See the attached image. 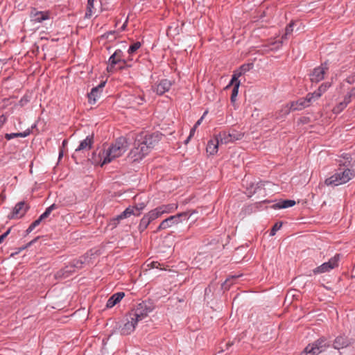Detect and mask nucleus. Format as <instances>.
Listing matches in <instances>:
<instances>
[{
	"label": "nucleus",
	"instance_id": "35",
	"mask_svg": "<svg viewBox=\"0 0 355 355\" xmlns=\"http://www.w3.org/2000/svg\"><path fill=\"white\" fill-rule=\"evenodd\" d=\"M196 212L197 211L196 210H187L186 211L179 213L178 214H184V216L180 218V223H181L182 220H188L193 214Z\"/></svg>",
	"mask_w": 355,
	"mask_h": 355
},
{
	"label": "nucleus",
	"instance_id": "41",
	"mask_svg": "<svg viewBox=\"0 0 355 355\" xmlns=\"http://www.w3.org/2000/svg\"><path fill=\"white\" fill-rule=\"evenodd\" d=\"M330 86H331L330 83H324L317 89L316 91L318 93H320V94L322 96V94L324 93Z\"/></svg>",
	"mask_w": 355,
	"mask_h": 355
},
{
	"label": "nucleus",
	"instance_id": "12",
	"mask_svg": "<svg viewBox=\"0 0 355 355\" xmlns=\"http://www.w3.org/2000/svg\"><path fill=\"white\" fill-rule=\"evenodd\" d=\"M157 218H158L155 213L153 211V209L148 211L140 220L139 224L138 225L139 232L142 233L147 229L148 226Z\"/></svg>",
	"mask_w": 355,
	"mask_h": 355
},
{
	"label": "nucleus",
	"instance_id": "46",
	"mask_svg": "<svg viewBox=\"0 0 355 355\" xmlns=\"http://www.w3.org/2000/svg\"><path fill=\"white\" fill-rule=\"evenodd\" d=\"M67 144V139H64L63 141H62V147L60 148V151H59V157H58L59 159H60L62 157L63 154H64V150L63 149L65 148Z\"/></svg>",
	"mask_w": 355,
	"mask_h": 355
},
{
	"label": "nucleus",
	"instance_id": "45",
	"mask_svg": "<svg viewBox=\"0 0 355 355\" xmlns=\"http://www.w3.org/2000/svg\"><path fill=\"white\" fill-rule=\"evenodd\" d=\"M309 348V346L307 345L300 355H318L313 350L311 351V349Z\"/></svg>",
	"mask_w": 355,
	"mask_h": 355
},
{
	"label": "nucleus",
	"instance_id": "21",
	"mask_svg": "<svg viewBox=\"0 0 355 355\" xmlns=\"http://www.w3.org/2000/svg\"><path fill=\"white\" fill-rule=\"evenodd\" d=\"M216 136L218 137L220 144H227L230 142L242 139L244 135H216Z\"/></svg>",
	"mask_w": 355,
	"mask_h": 355
},
{
	"label": "nucleus",
	"instance_id": "8",
	"mask_svg": "<svg viewBox=\"0 0 355 355\" xmlns=\"http://www.w3.org/2000/svg\"><path fill=\"white\" fill-rule=\"evenodd\" d=\"M127 139L123 136H121L117 138L115 144H112V159L115 157H119L123 154L127 150Z\"/></svg>",
	"mask_w": 355,
	"mask_h": 355
},
{
	"label": "nucleus",
	"instance_id": "25",
	"mask_svg": "<svg viewBox=\"0 0 355 355\" xmlns=\"http://www.w3.org/2000/svg\"><path fill=\"white\" fill-rule=\"evenodd\" d=\"M291 111H294L291 103L286 104L281 107V108L276 112L275 118L277 119H283L285 118Z\"/></svg>",
	"mask_w": 355,
	"mask_h": 355
},
{
	"label": "nucleus",
	"instance_id": "17",
	"mask_svg": "<svg viewBox=\"0 0 355 355\" xmlns=\"http://www.w3.org/2000/svg\"><path fill=\"white\" fill-rule=\"evenodd\" d=\"M132 214H134V208L131 207V206H129L120 214L117 215L114 218H112V229L116 227L121 220L130 217L132 215Z\"/></svg>",
	"mask_w": 355,
	"mask_h": 355
},
{
	"label": "nucleus",
	"instance_id": "64",
	"mask_svg": "<svg viewBox=\"0 0 355 355\" xmlns=\"http://www.w3.org/2000/svg\"><path fill=\"white\" fill-rule=\"evenodd\" d=\"M40 125V123H37L36 125H35V127L39 125Z\"/></svg>",
	"mask_w": 355,
	"mask_h": 355
},
{
	"label": "nucleus",
	"instance_id": "5",
	"mask_svg": "<svg viewBox=\"0 0 355 355\" xmlns=\"http://www.w3.org/2000/svg\"><path fill=\"white\" fill-rule=\"evenodd\" d=\"M340 259V254H336L327 262L323 263L322 265L316 267L313 270L314 275L322 274L329 272L331 270L337 268Z\"/></svg>",
	"mask_w": 355,
	"mask_h": 355
},
{
	"label": "nucleus",
	"instance_id": "52",
	"mask_svg": "<svg viewBox=\"0 0 355 355\" xmlns=\"http://www.w3.org/2000/svg\"><path fill=\"white\" fill-rule=\"evenodd\" d=\"M6 118L3 114L0 116V127H1L4 124V123L6 122Z\"/></svg>",
	"mask_w": 355,
	"mask_h": 355
},
{
	"label": "nucleus",
	"instance_id": "53",
	"mask_svg": "<svg viewBox=\"0 0 355 355\" xmlns=\"http://www.w3.org/2000/svg\"><path fill=\"white\" fill-rule=\"evenodd\" d=\"M235 343V341L228 342L225 344V349H229L230 347L234 345Z\"/></svg>",
	"mask_w": 355,
	"mask_h": 355
},
{
	"label": "nucleus",
	"instance_id": "47",
	"mask_svg": "<svg viewBox=\"0 0 355 355\" xmlns=\"http://www.w3.org/2000/svg\"><path fill=\"white\" fill-rule=\"evenodd\" d=\"M160 266V263L158 261H151L147 264V267L149 268H158Z\"/></svg>",
	"mask_w": 355,
	"mask_h": 355
},
{
	"label": "nucleus",
	"instance_id": "61",
	"mask_svg": "<svg viewBox=\"0 0 355 355\" xmlns=\"http://www.w3.org/2000/svg\"><path fill=\"white\" fill-rule=\"evenodd\" d=\"M27 101H28V100H27V99H26V98H22V99L20 101V102H19V103H20L21 105H24V103H26Z\"/></svg>",
	"mask_w": 355,
	"mask_h": 355
},
{
	"label": "nucleus",
	"instance_id": "11",
	"mask_svg": "<svg viewBox=\"0 0 355 355\" xmlns=\"http://www.w3.org/2000/svg\"><path fill=\"white\" fill-rule=\"evenodd\" d=\"M311 351H314L317 354L324 351L327 347H330V342L327 338L322 336L316 340L313 343L308 345Z\"/></svg>",
	"mask_w": 355,
	"mask_h": 355
},
{
	"label": "nucleus",
	"instance_id": "39",
	"mask_svg": "<svg viewBox=\"0 0 355 355\" xmlns=\"http://www.w3.org/2000/svg\"><path fill=\"white\" fill-rule=\"evenodd\" d=\"M320 96L321 95L316 90L312 93H309L306 95V97L309 98V100L311 103L318 100Z\"/></svg>",
	"mask_w": 355,
	"mask_h": 355
},
{
	"label": "nucleus",
	"instance_id": "44",
	"mask_svg": "<svg viewBox=\"0 0 355 355\" xmlns=\"http://www.w3.org/2000/svg\"><path fill=\"white\" fill-rule=\"evenodd\" d=\"M282 226V222H277V223H275V225L272 226V229L270 230V235L274 236L276 234L277 231L279 230Z\"/></svg>",
	"mask_w": 355,
	"mask_h": 355
},
{
	"label": "nucleus",
	"instance_id": "19",
	"mask_svg": "<svg viewBox=\"0 0 355 355\" xmlns=\"http://www.w3.org/2000/svg\"><path fill=\"white\" fill-rule=\"evenodd\" d=\"M214 135L215 137L208 141L206 147V151L210 155H214L217 153L218 146L220 144L218 137L216 135Z\"/></svg>",
	"mask_w": 355,
	"mask_h": 355
},
{
	"label": "nucleus",
	"instance_id": "43",
	"mask_svg": "<svg viewBox=\"0 0 355 355\" xmlns=\"http://www.w3.org/2000/svg\"><path fill=\"white\" fill-rule=\"evenodd\" d=\"M208 113V111L206 110L202 116L197 121V122L196 123L195 125L190 130V132L189 133H194L195 131H196V129L197 128V126H198L199 125L201 124L205 116Z\"/></svg>",
	"mask_w": 355,
	"mask_h": 355
},
{
	"label": "nucleus",
	"instance_id": "33",
	"mask_svg": "<svg viewBox=\"0 0 355 355\" xmlns=\"http://www.w3.org/2000/svg\"><path fill=\"white\" fill-rule=\"evenodd\" d=\"M146 207V204L145 202H140L136 204L135 206H131V207L134 208V214L132 215L139 216L141 214V211L144 209Z\"/></svg>",
	"mask_w": 355,
	"mask_h": 355
},
{
	"label": "nucleus",
	"instance_id": "37",
	"mask_svg": "<svg viewBox=\"0 0 355 355\" xmlns=\"http://www.w3.org/2000/svg\"><path fill=\"white\" fill-rule=\"evenodd\" d=\"M94 0H87V12L85 13L86 17H90L92 15V8H94Z\"/></svg>",
	"mask_w": 355,
	"mask_h": 355
},
{
	"label": "nucleus",
	"instance_id": "32",
	"mask_svg": "<svg viewBox=\"0 0 355 355\" xmlns=\"http://www.w3.org/2000/svg\"><path fill=\"white\" fill-rule=\"evenodd\" d=\"M234 83H235V85L233 87L231 97H230V100H231L232 103H234L236 101V96H237L238 92H239V88L240 83H241L240 80H236Z\"/></svg>",
	"mask_w": 355,
	"mask_h": 355
},
{
	"label": "nucleus",
	"instance_id": "29",
	"mask_svg": "<svg viewBox=\"0 0 355 355\" xmlns=\"http://www.w3.org/2000/svg\"><path fill=\"white\" fill-rule=\"evenodd\" d=\"M31 17L32 18V21L35 22H42L48 18L46 14L42 12H36L35 9L31 12Z\"/></svg>",
	"mask_w": 355,
	"mask_h": 355
},
{
	"label": "nucleus",
	"instance_id": "6",
	"mask_svg": "<svg viewBox=\"0 0 355 355\" xmlns=\"http://www.w3.org/2000/svg\"><path fill=\"white\" fill-rule=\"evenodd\" d=\"M130 67L128 61L124 58L123 51L121 49L115 50L112 53V71L121 70L125 67Z\"/></svg>",
	"mask_w": 355,
	"mask_h": 355
},
{
	"label": "nucleus",
	"instance_id": "60",
	"mask_svg": "<svg viewBox=\"0 0 355 355\" xmlns=\"http://www.w3.org/2000/svg\"><path fill=\"white\" fill-rule=\"evenodd\" d=\"M6 199V196L1 193L0 195V202H3Z\"/></svg>",
	"mask_w": 355,
	"mask_h": 355
},
{
	"label": "nucleus",
	"instance_id": "50",
	"mask_svg": "<svg viewBox=\"0 0 355 355\" xmlns=\"http://www.w3.org/2000/svg\"><path fill=\"white\" fill-rule=\"evenodd\" d=\"M351 99H352V97L348 94H347L345 96L344 99H343V101L344 103H345L346 105H348L351 102Z\"/></svg>",
	"mask_w": 355,
	"mask_h": 355
},
{
	"label": "nucleus",
	"instance_id": "63",
	"mask_svg": "<svg viewBox=\"0 0 355 355\" xmlns=\"http://www.w3.org/2000/svg\"><path fill=\"white\" fill-rule=\"evenodd\" d=\"M107 69L109 71V70H110L109 65L107 67Z\"/></svg>",
	"mask_w": 355,
	"mask_h": 355
},
{
	"label": "nucleus",
	"instance_id": "4",
	"mask_svg": "<svg viewBox=\"0 0 355 355\" xmlns=\"http://www.w3.org/2000/svg\"><path fill=\"white\" fill-rule=\"evenodd\" d=\"M155 306L150 300L142 301L137 304L135 309L129 313L130 317H133L136 321H140L146 318Z\"/></svg>",
	"mask_w": 355,
	"mask_h": 355
},
{
	"label": "nucleus",
	"instance_id": "20",
	"mask_svg": "<svg viewBox=\"0 0 355 355\" xmlns=\"http://www.w3.org/2000/svg\"><path fill=\"white\" fill-rule=\"evenodd\" d=\"M293 26H294V23L293 22H291L289 24H288L286 26V27L285 28V33L282 35V40L281 41H276V42H272L270 44L271 45H272V46L277 45V46L275 47V48H273V47L270 48V51H272L275 49H279L282 46L283 40H286L288 36L290 35L293 33Z\"/></svg>",
	"mask_w": 355,
	"mask_h": 355
},
{
	"label": "nucleus",
	"instance_id": "16",
	"mask_svg": "<svg viewBox=\"0 0 355 355\" xmlns=\"http://www.w3.org/2000/svg\"><path fill=\"white\" fill-rule=\"evenodd\" d=\"M28 208L29 207L24 201L17 203L13 209L11 218H21L25 215Z\"/></svg>",
	"mask_w": 355,
	"mask_h": 355
},
{
	"label": "nucleus",
	"instance_id": "1",
	"mask_svg": "<svg viewBox=\"0 0 355 355\" xmlns=\"http://www.w3.org/2000/svg\"><path fill=\"white\" fill-rule=\"evenodd\" d=\"M160 135H136L133 148L128 154L132 162H139L145 157L159 141Z\"/></svg>",
	"mask_w": 355,
	"mask_h": 355
},
{
	"label": "nucleus",
	"instance_id": "49",
	"mask_svg": "<svg viewBox=\"0 0 355 355\" xmlns=\"http://www.w3.org/2000/svg\"><path fill=\"white\" fill-rule=\"evenodd\" d=\"M10 232V229H8L6 232L0 236V244L4 241Z\"/></svg>",
	"mask_w": 355,
	"mask_h": 355
},
{
	"label": "nucleus",
	"instance_id": "57",
	"mask_svg": "<svg viewBox=\"0 0 355 355\" xmlns=\"http://www.w3.org/2000/svg\"><path fill=\"white\" fill-rule=\"evenodd\" d=\"M111 304H112V302H111V297L110 298H108V300H107V303H106V306L107 308H111Z\"/></svg>",
	"mask_w": 355,
	"mask_h": 355
},
{
	"label": "nucleus",
	"instance_id": "3",
	"mask_svg": "<svg viewBox=\"0 0 355 355\" xmlns=\"http://www.w3.org/2000/svg\"><path fill=\"white\" fill-rule=\"evenodd\" d=\"M354 177V169L342 168L339 167L335 174L325 180L324 183L327 186H338L348 182Z\"/></svg>",
	"mask_w": 355,
	"mask_h": 355
},
{
	"label": "nucleus",
	"instance_id": "10",
	"mask_svg": "<svg viewBox=\"0 0 355 355\" xmlns=\"http://www.w3.org/2000/svg\"><path fill=\"white\" fill-rule=\"evenodd\" d=\"M182 216H184V214H175L164 219L160 223L156 230L154 231V233H157L161 230H166L180 223V218Z\"/></svg>",
	"mask_w": 355,
	"mask_h": 355
},
{
	"label": "nucleus",
	"instance_id": "27",
	"mask_svg": "<svg viewBox=\"0 0 355 355\" xmlns=\"http://www.w3.org/2000/svg\"><path fill=\"white\" fill-rule=\"evenodd\" d=\"M106 81H102L97 87L92 88L91 92L88 94L89 102L90 103H96V98L98 96L99 89L103 88L105 85Z\"/></svg>",
	"mask_w": 355,
	"mask_h": 355
},
{
	"label": "nucleus",
	"instance_id": "15",
	"mask_svg": "<svg viewBox=\"0 0 355 355\" xmlns=\"http://www.w3.org/2000/svg\"><path fill=\"white\" fill-rule=\"evenodd\" d=\"M339 159H338V162L339 164V167L342 168H351L354 169V162H352V155L349 153H343L339 156Z\"/></svg>",
	"mask_w": 355,
	"mask_h": 355
},
{
	"label": "nucleus",
	"instance_id": "55",
	"mask_svg": "<svg viewBox=\"0 0 355 355\" xmlns=\"http://www.w3.org/2000/svg\"><path fill=\"white\" fill-rule=\"evenodd\" d=\"M120 44H121V47L123 49H126V48H127V42H125V41L121 42L120 43Z\"/></svg>",
	"mask_w": 355,
	"mask_h": 355
},
{
	"label": "nucleus",
	"instance_id": "56",
	"mask_svg": "<svg viewBox=\"0 0 355 355\" xmlns=\"http://www.w3.org/2000/svg\"><path fill=\"white\" fill-rule=\"evenodd\" d=\"M193 136V135H189V137L184 140V144H187Z\"/></svg>",
	"mask_w": 355,
	"mask_h": 355
},
{
	"label": "nucleus",
	"instance_id": "13",
	"mask_svg": "<svg viewBox=\"0 0 355 355\" xmlns=\"http://www.w3.org/2000/svg\"><path fill=\"white\" fill-rule=\"evenodd\" d=\"M172 85L171 81L167 79H162L158 84L153 86V90L157 94L161 96L168 92Z\"/></svg>",
	"mask_w": 355,
	"mask_h": 355
},
{
	"label": "nucleus",
	"instance_id": "30",
	"mask_svg": "<svg viewBox=\"0 0 355 355\" xmlns=\"http://www.w3.org/2000/svg\"><path fill=\"white\" fill-rule=\"evenodd\" d=\"M58 208V206L57 205H55V203L52 204L51 206L46 209L45 211L42 214L40 215V220H43L47 218L50 216L51 213Z\"/></svg>",
	"mask_w": 355,
	"mask_h": 355
},
{
	"label": "nucleus",
	"instance_id": "54",
	"mask_svg": "<svg viewBox=\"0 0 355 355\" xmlns=\"http://www.w3.org/2000/svg\"><path fill=\"white\" fill-rule=\"evenodd\" d=\"M352 98L355 96V87L352 88L348 93H347Z\"/></svg>",
	"mask_w": 355,
	"mask_h": 355
},
{
	"label": "nucleus",
	"instance_id": "24",
	"mask_svg": "<svg viewBox=\"0 0 355 355\" xmlns=\"http://www.w3.org/2000/svg\"><path fill=\"white\" fill-rule=\"evenodd\" d=\"M306 96L305 98H301L296 101H293L291 105L293 110H301L310 105L311 102Z\"/></svg>",
	"mask_w": 355,
	"mask_h": 355
},
{
	"label": "nucleus",
	"instance_id": "2",
	"mask_svg": "<svg viewBox=\"0 0 355 355\" xmlns=\"http://www.w3.org/2000/svg\"><path fill=\"white\" fill-rule=\"evenodd\" d=\"M101 254V252L97 249H91L87 252L84 255L80 256L78 259H73L68 265L58 271L55 274L56 278H67L73 272L84 268L85 266H89L93 263L97 256Z\"/></svg>",
	"mask_w": 355,
	"mask_h": 355
},
{
	"label": "nucleus",
	"instance_id": "40",
	"mask_svg": "<svg viewBox=\"0 0 355 355\" xmlns=\"http://www.w3.org/2000/svg\"><path fill=\"white\" fill-rule=\"evenodd\" d=\"M111 162V146L107 147L106 149V157L104 158L103 162L101 166H103L106 163H109Z\"/></svg>",
	"mask_w": 355,
	"mask_h": 355
},
{
	"label": "nucleus",
	"instance_id": "36",
	"mask_svg": "<svg viewBox=\"0 0 355 355\" xmlns=\"http://www.w3.org/2000/svg\"><path fill=\"white\" fill-rule=\"evenodd\" d=\"M141 44L140 42H134L132 45H130L128 49V53L129 55L134 53L137 51L140 47Z\"/></svg>",
	"mask_w": 355,
	"mask_h": 355
},
{
	"label": "nucleus",
	"instance_id": "14",
	"mask_svg": "<svg viewBox=\"0 0 355 355\" xmlns=\"http://www.w3.org/2000/svg\"><path fill=\"white\" fill-rule=\"evenodd\" d=\"M178 207V204L171 203L167 205H162L153 209V211L157 215V218L160 217L164 214H169L175 211Z\"/></svg>",
	"mask_w": 355,
	"mask_h": 355
},
{
	"label": "nucleus",
	"instance_id": "34",
	"mask_svg": "<svg viewBox=\"0 0 355 355\" xmlns=\"http://www.w3.org/2000/svg\"><path fill=\"white\" fill-rule=\"evenodd\" d=\"M236 276H232L230 278H227L221 285V288L224 291H227L230 289L231 285L233 284V281L236 279Z\"/></svg>",
	"mask_w": 355,
	"mask_h": 355
},
{
	"label": "nucleus",
	"instance_id": "9",
	"mask_svg": "<svg viewBox=\"0 0 355 355\" xmlns=\"http://www.w3.org/2000/svg\"><path fill=\"white\" fill-rule=\"evenodd\" d=\"M329 70L327 62L322 63L320 66L315 67L310 73V80L312 83H318L324 78V75Z\"/></svg>",
	"mask_w": 355,
	"mask_h": 355
},
{
	"label": "nucleus",
	"instance_id": "48",
	"mask_svg": "<svg viewBox=\"0 0 355 355\" xmlns=\"http://www.w3.org/2000/svg\"><path fill=\"white\" fill-rule=\"evenodd\" d=\"M28 135H5V137L7 140H10L11 139H13L15 137H26Z\"/></svg>",
	"mask_w": 355,
	"mask_h": 355
},
{
	"label": "nucleus",
	"instance_id": "23",
	"mask_svg": "<svg viewBox=\"0 0 355 355\" xmlns=\"http://www.w3.org/2000/svg\"><path fill=\"white\" fill-rule=\"evenodd\" d=\"M252 67L253 64L252 63L241 65L238 71H234L232 77V83H234L236 80H239V78L250 71Z\"/></svg>",
	"mask_w": 355,
	"mask_h": 355
},
{
	"label": "nucleus",
	"instance_id": "62",
	"mask_svg": "<svg viewBox=\"0 0 355 355\" xmlns=\"http://www.w3.org/2000/svg\"><path fill=\"white\" fill-rule=\"evenodd\" d=\"M125 23H123L119 29L123 30L125 28Z\"/></svg>",
	"mask_w": 355,
	"mask_h": 355
},
{
	"label": "nucleus",
	"instance_id": "18",
	"mask_svg": "<svg viewBox=\"0 0 355 355\" xmlns=\"http://www.w3.org/2000/svg\"><path fill=\"white\" fill-rule=\"evenodd\" d=\"M352 344V340L346 336H337L333 343V347L336 349H340L348 347Z\"/></svg>",
	"mask_w": 355,
	"mask_h": 355
},
{
	"label": "nucleus",
	"instance_id": "26",
	"mask_svg": "<svg viewBox=\"0 0 355 355\" xmlns=\"http://www.w3.org/2000/svg\"><path fill=\"white\" fill-rule=\"evenodd\" d=\"M93 135H88L85 139L82 141L79 146L76 149V151L87 150H89L93 144Z\"/></svg>",
	"mask_w": 355,
	"mask_h": 355
},
{
	"label": "nucleus",
	"instance_id": "51",
	"mask_svg": "<svg viewBox=\"0 0 355 355\" xmlns=\"http://www.w3.org/2000/svg\"><path fill=\"white\" fill-rule=\"evenodd\" d=\"M39 239V237H36L35 239H34L33 240H32L31 241H30L29 243H28L25 246L22 247L21 248V250H24V249H26L28 247L31 246V245H33L35 242H36V241Z\"/></svg>",
	"mask_w": 355,
	"mask_h": 355
},
{
	"label": "nucleus",
	"instance_id": "58",
	"mask_svg": "<svg viewBox=\"0 0 355 355\" xmlns=\"http://www.w3.org/2000/svg\"><path fill=\"white\" fill-rule=\"evenodd\" d=\"M138 100H139V101H137V103H138V104H143V103H144V98H143V97H141V96H139V97H138Z\"/></svg>",
	"mask_w": 355,
	"mask_h": 355
},
{
	"label": "nucleus",
	"instance_id": "59",
	"mask_svg": "<svg viewBox=\"0 0 355 355\" xmlns=\"http://www.w3.org/2000/svg\"><path fill=\"white\" fill-rule=\"evenodd\" d=\"M234 85H235V83H232V80H231L230 83L226 86L225 89H227L230 88L231 86L234 87Z\"/></svg>",
	"mask_w": 355,
	"mask_h": 355
},
{
	"label": "nucleus",
	"instance_id": "7",
	"mask_svg": "<svg viewBox=\"0 0 355 355\" xmlns=\"http://www.w3.org/2000/svg\"><path fill=\"white\" fill-rule=\"evenodd\" d=\"M137 322L138 321H136L133 317H130L129 314L125 322L116 324V329H119L121 334L129 335L135 330Z\"/></svg>",
	"mask_w": 355,
	"mask_h": 355
},
{
	"label": "nucleus",
	"instance_id": "38",
	"mask_svg": "<svg viewBox=\"0 0 355 355\" xmlns=\"http://www.w3.org/2000/svg\"><path fill=\"white\" fill-rule=\"evenodd\" d=\"M42 220L39 217L37 220L33 221L26 230V234L31 233L37 226H38Z\"/></svg>",
	"mask_w": 355,
	"mask_h": 355
},
{
	"label": "nucleus",
	"instance_id": "42",
	"mask_svg": "<svg viewBox=\"0 0 355 355\" xmlns=\"http://www.w3.org/2000/svg\"><path fill=\"white\" fill-rule=\"evenodd\" d=\"M347 106V105L345 104V103H344L343 101L339 103L333 110L334 112V113H340V112H342L346 107Z\"/></svg>",
	"mask_w": 355,
	"mask_h": 355
},
{
	"label": "nucleus",
	"instance_id": "22",
	"mask_svg": "<svg viewBox=\"0 0 355 355\" xmlns=\"http://www.w3.org/2000/svg\"><path fill=\"white\" fill-rule=\"evenodd\" d=\"M263 187L264 183L261 181L257 182V184L251 182L248 186H247V193L249 196H252L255 193H259L262 190H265Z\"/></svg>",
	"mask_w": 355,
	"mask_h": 355
},
{
	"label": "nucleus",
	"instance_id": "31",
	"mask_svg": "<svg viewBox=\"0 0 355 355\" xmlns=\"http://www.w3.org/2000/svg\"><path fill=\"white\" fill-rule=\"evenodd\" d=\"M125 296V293L123 291L112 294V307L119 304Z\"/></svg>",
	"mask_w": 355,
	"mask_h": 355
},
{
	"label": "nucleus",
	"instance_id": "28",
	"mask_svg": "<svg viewBox=\"0 0 355 355\" xmlns=\"http://www.w3.org/2000/svg\"><path fill=\"white\" fill-rule=\"evenodd\" d=\"M296 204L293 200H283L272 205V208L275 209H285L291 207Z\"/></svg>",
	"mask_w": 355,
	"mask_h": 355
}]
</instances>
